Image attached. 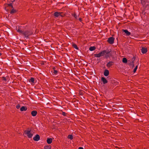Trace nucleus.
I'll use <instances>...</instances> for the list:
<instances>
[{"mask_svg":"<svg viewBox=\"0 0 149 149\" xmlns=\"http://www.w3.org/2000/svg\"><path fill=\"white\" fill-rule=\"evenodd\" d=\"M78 149H83V148L81 147H79Z\"/></svg>","mask_w":149,"mask_h":149,"instance_id":"obj_31","label":"nucleus"},{"mask_svg":"<svg viewBox=\"0 0 149 149\" xmlns=\"http://www.w3.org/2000/svg\"><path fill=\"white\" fill-rule=\"evenodd\" d=\"M122 61L124 63H126L127 62V60L126 58H123V59Z\"/></svg>","mask_w":149,"mask_h":149,"instance_id":"obj_19","label":"nucleus"},{"mask_svg":"<svg viewBox=\"0 0 149 149\" xmlns=\"http://www.w3.org/2000/svg\"><path fill=\"white\" fill-rule=\"evenodd\" d=\"M47 141L48 144H50L52 143V139L51 138H48Z\"/></svg>","mask_w":149,"mask_h":149,"instance_id":"obj_16","label":"nucleus"},{"mask_svg":"<svg viewBox=\"0 0 149 149\" xmlns=\"http://www.w3.org/2000/svg\"><path fill=\"white\" fill-rule=\"evenodd\" d=\"M2 80L5 81H7L6 78L5 77H3L2 78Z\"/></svg>","mask_w":149,"mask_h":149,"instance_id":"obj_27","label":"nucleus"},{"mask_svg":"<svg viewBox=\"0 0 149 149\" xmlns=\"http://www.w3.org/2000/svg\"><path fill=\"white\" fill-rule=\"evenodd\" d=\"M27 110V108L26 107L24 106L22 107L20 109V110L21 111H25Z\"/></svg>","mask_w":149,"mask_h":149,"instance_id":"obj_15","label":"nucleus"},{"mask_svg":"<svg viewBox=\"0 0 149 149\" xmlns=\"http://www.w3.org/2000/svg\"><path fill=\"white\" fill-rule=\"evenodd\" d=\"M16 12V10L13 9L11 11L10 13H13Z\"/></svg>","mask_w":149,"mask_h":149,"instance_id":"obj_25","label":"nucleus"},{"mask_svg":"<svg viewBox=\"0 0 149 149\" xmlns=\"http://www.w3.org/2000/svg\"><path fill=\"white\" fill-rule=\"evenodd\" d=\"M1 53H0V56L1 55Z\"/></svg>","mask_w":149,"mask_h":149,"instance_id":"obj_33","label":"nucleus"},{"mask_svg":"<svg viewBox=\"0 0 149 149\" xmlns=\"http://www.w3.org/2000/svg\"><path fill=\"white\" fill-rule=\"evenodd\" d=\"M107 53L106 50L100 52L98 54H94L95 57H96L99 58L104 55V54Z\"/></svg>","mask_w":149,"mask_h":149,"instance_id":"obj_2","label":"nucleus"},{"mask_svg":"<svg viewBox=\"0 0 149 149\" xmlns=\"http://www.w3.org/2000/svg\"><path fill=\"white\" fill-rule=\"evenodd\" d=\"M137 67H138V66L137 65H136L135 67V68H134V70H133V72L134 73L135 72L137 69Z\"/></svg>","mask_w":149,"mask_h":149,"instance_id":"obj_26","label":"nucleus"},{"mask_svg":"<svg viewBox=\"0 0 149 149\" xmlns=\"http://www.w3.org/2000/svg\"><path fill=\"white\" fill-rule=\"evenodd\" d=\"M34 79L33 78H31L29 80V82L31 83V84H33L34 83Z\"/></svg>","mask_w":149,"mask_h":149,"instance_id":"obj_17","label":"nucleus"},{"mask_svg":"<svg viewBox=\"0 0 149 149\" xmlns=\"http://www.w3.org/2000/svg\"><path fill=\"white\" fill-rule=\"evenodd\" d=\"M20 107V105H19V104H18L17 106H16V108L17 109H19Z\"/></svg>","mask_w":149,"mask_h":149,"instance_id":"obj_28","label":"nucleus"},{"mask_svg":"<svg viewBox=\"0 0 149 149\" xmlns=\"http://www.w3.org/2000/svg\"><path fill=\"white\" fill-rule=\"evenodd\" d=\"M62 13L61 12H56L54 13V15L55 17L60 18L63 17V16L62 15Z\"/></svg>","mask_w":149,"mask_h":149,"instance_id":"obj_3","label":"nucleus"},{"mask_svg":"<svg viewBox=\"0 0 149 149\" xmlns=\"http://www.w3.org/2000/svg\"><path fill=\"white\" fill-rule=\"evenodd\" d=\"M17 31L20 33L23 34V31H22L20 29H18L17 30Z\"/></svg>","mask_w":149,"mask_h":149,"instance_id":"obj_24","label":"nucleus"},{"mask_svg":"<svg viewBox=\"0 0 149 149\" xmlns=\"http://www.w3.org/2000/svg\"><path fill=\"white\" fill-rule=\"evenodd\" d=\"M79 19L80 22L81 21V19L80 18H79Z\"/></svg>","mask_w":149,"mask_h":149,"instance_id":"obj_30","label":"nucleus"},{"mask_svg":"<svg viewBox=\"0 0 149 149\" xmlns=\"http://www.w3.org/2000/svg\"><path fill=\"white\" fill-rule=\"evenodd\" d=\"M142 5L143 6H146V0H140Z\"/></svg>","mask_w":149,"mask_h":149,"instance_id":"obj_13","label":"nucleus"},{"mask_svg":"<svg viewBox=\"0 0 149 149\" xmlns=\"http://www.w3.org/2000/svg\"><path fill=\"white\" fill-rule=\"evenodd\" d=\"M72 15L74 16L75 19H77L78 18H77V17H78V16L76 14H72Z\"/></svg>","mask_w":149,"mask_h":149,"instance_id":"obj_21","label":"nucleus"},{"mask_svg":"<svg viewBox=\"0 0 149 149\" xmlns=\"http://www.w3.org/2000/svg\"><path fill=\"white\" fill-rule=\"evenodd\" d=\"M26 134L29 138H31L33 136V132L31 130H26L25 131Z\"/></svg>","mask_w":149,"mask_h":149,"instance_id":"obj_1","label":"nucleus"},{"mask_svg":"<svg viewBox=\"0 0 149 149\" xmlns=\"http://www.w3.org/2000/svg\"><path fill=\"white\" fill-rule=\"evenodd\" d=\"M73 47L75 48L76 49H78V48L77 46V45L75 44H73Z\"/></svg>","mask_w":149,"mask_h":149,"instance_id":"obj_23","label":"nucleus"},{"mask_svg":"<svg viewBox=\"0 0 149 149\" xmlns=\"http://www.w3.org/2000/svg\"><path fill=\"white\" fill-rule=\"evenodd\" d=\"M123 31L125 33L127 36H129L131 34V33L127 29H123Z\"/></svg>","mask_w":149,"mask_h":149,"instance_id":"obj_7","label":"nucleus"},{"mask_svg":"<svg viewBox=\"0 0 149 149\" xmlns=\"http://www.w3.org/2000/svg\"><path fill=\"white\" fill-rule=\"evenodd\" d=\"M9 6H11L12 8L13 7V6H12V4H10L9 5Z\"/></svg>","mask_w":149,"mask_h":149,"instance_id":"obj_32","label":"nucleus"},{"mask_svg":"<svg viewBox=\"0 0 149 149\" xmlns=\"http://www.w3.org/2000/svg\"><path fill=\"white\" fill-rule=\"evenodd\" d=\"M40 138V136L38 134H36L35 136L34 137L33 139L34 140L36 141H38Z\"/></svg>","mask_w":149,"mask_h":149,"instance_id":"obj_8","label":"nucleus"},{"mask_svg":"<svg viewBox=\"0 0 149 149\" xmlns=\"http://www.w3.org/2000/svg\"><path fill=\"white\" fill-rule=\"evenodd\" d=\"M95 47L94 46H93L90 47L89 49V50L91 51H93L95 50Z\"/></svg>","mask_w":149,"mask_h":149,"instance_id":"obj_18","label":"nucleus"},{"mask_svg":"<svg viewBox=\"0 0 149 149\" xmlns=\"http://www.w3.org/2000/svg\"><path fill=\"white\" fill-rule=\"evenodd\" d=\"M106 52H107V53H106L104 54V55H105V58H107L109 57V54L110 52L109 51H106Z\"/></svg>","mask_w":149,"mask_h":149,"instance_id":"obj_11","label":"nucleus"},{"mask_svg":"<svg viewBox=\"0 0 149 149\" xmlns=\"http://www.w3.org/2000/svg\"><path fill=\"white\" fill-rule=\"evenodd\" d=\"M32 34V32H30L28 31H24L23 34L24 36L25 37H28L29 36Z\"/></svg>","mask_w":149,"mask_h":149,"instance_id":"obj_4","label":"nucleus"},{"mask_svg":"<svg viewBox=\"0 0 149 149\" xmlns=\"http://www.w3.org/2000/svg\"><path fill=\"white\" fill-rule=\"evenodd\" d=\"M58 72L56 70H54V74H56Z\"/></svg>","mask_w":149,"mask_h":149,"instance_id":"obj_29","label":"nucleus"},{"mask_svg":"<svg viewBox=\"0 0 149 149\" xmlns=\"http://www.w3.org/2000/svg\"><path fill=\"white\" fill-rule=\"evenodd\" d=\"M73 136L72 135L70 134L68 136V138L70 139L71 140H72L73 139Z\"/></svg>","mask_w":149,"mask_h":149,"instance_id":"obj_20","label":"nucleus"},{"mask_svg":"<svg viewBox=\"0 0 149 149\" xmlns=\"http://www.w3.org/2000/svg\"><path fill=\"white\" fill-rule=\"evenodd\" d=\"M44 148L45 149H50L51 148V146H45Z\"/></svg>","mask_w":149,"mask_h":149,"instance_id":"obj_22","label":"nucleus"},{"mask_svg":"<svg viewBox=\"0 0 149 149\" xmlns=\"http://www.w3.org/2000/svg\"><path fill=\"white\" fill-rule=\"evenodd\" d=\"M141 50V52L143 54L146 53L147 52V48L144 47H142Z\"/></svg>","mask_w":149,"mask_h":149,"instance_id":"obj_6","label":"nucleus"},{"mask_svg":"<svg viewBox=\"0 0 149 149\" xmlns=\"http://www.w3.org/2000/svg\"><path fill=\"white\" fill-rule=\"evenodd\" d=\"M113 63V62L112 61H109L107 64V66L109 67L112 66Z\"/></svg>","mask_w":149,"mask_h":149,"instance_id":"obj_14","label":"nucleus"},{"mask_svg":"<svg viewBox=\"0 0 149 149\" xmlns=\"http://www.w3.org/2000/svg\"><path fill=\"white\" fill-rule=\"evenodd\" d=\"M109 74V71L107 70H105L104 72V75L106 76H107Z\"/></svg>","mask_w":149,"mask_h":149,"instance_id":"obj_9","label":"nucleus"},{"mask_svg":"<svg viewBox=\"0 0 149 149\" xmlns=\"http://www.w3.org/2000/svg\"><path fill=\"white\" fill-rule=\"evenodd\" d=\"M101 80L102 81L104 84H106L107 83V81L104 77H102Z\"/></svg>","mask_w":149,"mask_h":149,"instance_id":"obj_10","label":"nucleus"},{"mask_svg":"<svg viewBox=\"0 0 149 149\" xmlns=\"http://www.w3.org/2000/svg\"><path fill=\"white\" fill-rule=\"evenodd\" d=\"M37 112L36 111H33L31 112V114L33 116H35L37 115Z\"/></svg>","mask_w":149,"mask_h":149,"instance_id":"obj_12","label":"nucleus"},{"mask_svg":"<svg viewBox=\"0 0 149 149\" xmlns=\"http://www.w3.org/2000/svg\"><path fill=\"white\" fill-rule=\"evenodd\" d=\"M114 38L112 37H111L108 38L107 41L110 44H112L114 43Z\"/></svg>","mask_w":149,"mask_h":149,"instance_id":"obj_5","label":"nucleus"}]
</instances>
